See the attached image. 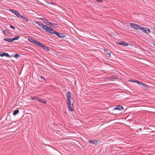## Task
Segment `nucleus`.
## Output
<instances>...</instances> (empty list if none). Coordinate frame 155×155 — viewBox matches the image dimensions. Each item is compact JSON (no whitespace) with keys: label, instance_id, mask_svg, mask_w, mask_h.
I'll use <instances>...</instances> for the list:
<instances>
[{"label":"nucleus","instance_id":"23","mask_svg":"<svg viewBox=\"0 0 155 155\" xmlns=\"http://www.w3.org/2000/svg\"><path fill=\"white\" fill-rule=\"evenodd\" d=\"M3 32L4 34L6 35L7 34H8V30H5L3 31Z\"/></svg>","mask_w":155,"mask_h":155},{"label":"nucleus","instance_id":"33","mask_svg":"<svg viewBox=\"0 0 155 155\" xmlns=\"http://www.w3.org/2000/svg\"><path fill=\"white\" fill-rule=\"evenodd\" d=\"M99 2H102V1H97Z\"/></svg>","mask_w":155,"mask_h":155},{"label":"nucleus","instance_id":"20","mask_svg":"<svg viewBox=\"0 0 155 155\" xmlns=\"http://www.w3.org/2000/svg\"><path fill=\"white\" fill-rule=\"evenodd\" d=\"M20 17H21V18L23 19L24 20H25L27 21H28V20L26 17H25L23 15H21V16Z\"/></svg>","mask_w":155,"mask_h":155},{"label":"nucleus","instance_id":"22","mask_svg":"<svg viewBox=\"0 0 155 155\" xmlns=\"http://www.w3.org/2000/svg\"><path fill=\"white\" fill-rule=\"evenodd\" d=\"M142 84H141V85H142V87H145V89H147V88H148V87L147 86H146L143 83H142Z\"/></svg>","mask_w":155,"mask_h":155},{"label":"nucleus","instance_id":"24","mask_svg":"<svg viewBox=\"0 0 155 155\" xmlns=\"http://www.w3.org/2000/svg\"><path fill=\"white\" fill-rule=\"evenodd\" d=\"M133 82H136V83H137L139 85H141V84H142V83L141 82H140L139 81H133Z\"/></svg>","mask_w":155,"mask_h":155},{"label":"nucleus","instance_id":"17","mask_svg":"<svg viewBox=\"0 0 155 155\" xmlns=\"http://www.w3.org/2000/svg\"><path fill=\"white\" fill-rule=\"evenodd\" d=\"M105 53L106 54V56L107 57H110L111 55L110 54V53L108 52L107 51H105Z\"/></svg>","mask_w":155,"mask_h":155},{"label":"nucleus","instance_id":"30","mask_svg":"<svg viewBox=\"0 0 155 155\" xmlns=\"http://www.w3.org/2000/svg\"><path fill=\"white\" fill-rule=\"evenodd\" d=\"M41 79H43L45 80H45V78H44V77H43V76H41Z\"/></svg>","mask_w":155,"mask_h":155},{"label":"nucleus","instance_id":"2","mask_svg":"<svg viewBox=\"0 0 155 155\" xmlns=\"http://www.w3.org/2000/svg\"><path fill=\"white\" fill-rule=\"evenodd\" d=\"M67 102L68 109L71 111H73L74 109L73 104L72 103L71 104V101H67Z\"/></svg>","mask_w":155,"mask_h":155},{"label":"nucleus","instance_id":"4","mask_svg":"<svg viewBox=\"0 0 155 155\" xmlns=\"http://www.w3.org/2000/svg\"><path fill=\"white\" fill-rule=\"evenodd\" d=\"M140 30L143 32L147 34H149L150 32V30L149 28L143 27H141Z\"/></svg>","mask_w":155,"mask_h":155},{"label":"nucleus","instance_id":"11","mask_svg":"<svg viewBox=\"0 0 155 155\" xmlns=\"http://www.w3.org/2000/svg\"><path fill=\"white\" fill-rule=\"evenodd\" d=\"M122 109H124V107L123 106L120 105H118L116 106V107L114 108V110H121Z\"/></svg>","mask_w":155,"mask_h":155},{"label":"nucleus","instance_id":"19","mask_svg":"<svg viewBox=\"0 0 155 155\" xmlns=\"http://www.w3.org/2000/svg\"><path fill=\"white\" fill-rule=\"evenodd\" d=\"M19 112V110H16L14 111V112L13 114L14 115H15L18 114Z\"/></svg>","mask_w":155,"mask_h":155},{"label":"nucleus","instance_id":"9","mask_svg":"<svg viewBox=\"0 0 155 155\" xmlns=\"http://www.w3.org/2000/svg\"><path fill=\"white\" fill-rule=\"evenodd\" d=\"M67 101H71V93L69 91H68L67 94Z\"/></svg>","mask_w":155,"mask_h":155},{"label":"nucleus","instance_id":"26","mask_svg":"<svg viewBox=\"0 0 155 155\" xmlns=\"http://www.w3.org/2000/svg\"><path fill=\"white\" fill-rule=\"evenodd\" d=\"M42 20L44 21L46 23H48V21L45 18H42Z\"/></svg>","mask_w":155,"mask_h":155},{"label":"nucleus","instance_id":"5","mask_svg":"<svg viewBox=\"0 0 155 155\" xmlns=\"http://www.w3.org/2000/svg\"><path fill=\"white\" fill-rule=\"evenodd\" d=\"M9 10L15 14L18 17H20L21 16V15L18 11L12 9H9Z\"/></svg>","mask_w":155,"mask_h":155},{"label":"nucleus","instance_id":"25","mask_svg":"<svg viewBox=\"0 0 155 155\" xmlns=\"http://www.w3.org/2000/svg\"><path fill=\"white\" fill-rule=\"evenodd\" d=\"M39 97L36 96H34L33 97H31V99H35L38 101L39 99Z\"/></svg>","mask_w":155,"mask_h":155},{"label":"nucleus","instance_id":"1","mask_svg":"<svg viewBox=\"0 0 155 155\" xmlns=\"http://www.w3.org/2000/svg\"><path fill=\"white\" fill-rule=\"evenodd\" d=\"M45 31L50 34H54L55 35V34L56 33V31L54 30H53L52 28H50L48 27L46 28H45Z\"/></svg>","mask_w":155,"mask_h":155},{"label":"nucleus","instance_id":"27","mask_svg":"<svg viewBox=\"0 0 155 155\" xmlns=\"http://www.w3.org/2000/svg\"><path fill=\"white\" fill-rule=\"evenodd\" d=\"M48 23H49L50 25H57V24H56L52 22H48Z\"/></svg>","mask_w":155,"mask_h":155},{"label":"nucleus","instance_id":"21","mask_svg":"<svg viewBox=\"0 0 155 155\" xmlns=\"http://www.w3.org/2000/svg\"><path fill=\"white\" fill-rule=\"evenodd\" d=\"M19 56L20 55L17 54H16L14 55V57L15 58H18Z\"/></svg>","mask_w":155,"mask_h":155},{"label":"nucleus","instance_id":"7","mask_svg":"<svg viewBox=\"0 0 155 155\" xmlns=\"http://www.w3.org/2000/svg\"><path fill=\"white\" fill-rule=\"evenodd\" d=\"M28 40L29 41L32 43L36 46L38 45V43H39L38 41L33 39L32 38H28Z\"/></svg>","mask_w":155,"mask_h":155},{"label":"nucleus","instance_id":"16","mask_svg":"<svg viewBox=\"0 0 155 155\" xmlns=\"http://www.w3.org/2000/svg\"><path fill=\"white\" fill-rule=\"evenodd\" d=\"M4 40L5 41H7L8 43L12 42V38H5L4 39Z\"/></svg>","mask_w":155,"mask_h":155},{"label":"nucleus","instance_id":"13","mask_svg":"<svg viewBox=\"0 0 155 155\" xmlns=\"http://www.w3.org/2000/svg\"><path fill=\"white\" fill-rule=\"evenodd\" d=\"M38 101L40 103H42L44 104H46L47 103V101L45 99H42L39 98V99L38 100Z\"/></svg>","mask_w":155,"mask_h":155},{"label":"nucleus","instance_id":"3","mask_svg":"<svg viewBox=\"0 0 155 155\" xmlns=\"http://www.w3.org/2000/svg\"><path fill=\"white\" fill-rule=\"evenodd\" d=\"M130 26L136 30L140 29L141 28L138 25L134 23H130Z\"/></svg>","mask_w":155,"mask_h":155},{"label":"nucleus","instance_id":"6","mask_svg":"<svg viewBox=\"0 0 155 155\" xmlns=\"http://www.w3.org/2000/svg\"><path fill=\"white\" fill-rule=\"evenodd\" d=\"M36 24H38L39 26L41 27L43 29L45 30V28H46L48 27V26L47 25H44L42 23L39 22H35Z\"/></svg>","mask_w":155,"mask_h":155},{"label":"nucleus","instance_id":"29","mask_svg":"<svg viewBox=\"0 0 155 155\" xmlns=\"http://www.w3.org/2000/svg\"><path fill=\"white\" fill-rule=\"evenodd\" d=\"M10 27L11 28H12L13 29H15V27L14 26H13L12 25H10Z\"/></svg>","mask_w":155,"mask_h":155},{"label":"nucleus","instance_id":"34","mask_svg":"<svg viewBox=\"0 0 155 155\" xmlns=\"http://www.w3.org/2000/svg\"><path fill=\"white\" fill-rule=\"evenodd\" d=\"M130 81H131V82H133V81H134V80H129Z\"/></svg>","mask_w":155,"mask_h":155},{"label":"nucleus","instance_id":"8","mask_svg":"<svg viewBox=\"0 0 155 155\" xmlns=\"http://www.w3.org/2000/svg\"><path fill=\"white\" fill-rule=\"evenodd\" d=\"M37 46L40 47L42 48L44 50L47 51H49V49L48 47L43 45L41 43H39Z\"/></svg>","mask_w":155,"mask_h":155},{"label":"nucleus","instance_id":"37","mask_svg":"<svg viewBox=\"0 0 155 155\" xmlns=\"http://www.w3.org/2000/svg\"><path fill=\"white\" fill-rule=\"evenodd\" d=\"M154 28V29H155V28Z\"/></svg>","mask_w":155,"mask_h":155},{"label":"nucleus","instance_id":"10","mask_svg":"<svg viewBox=\"0 0 155 155\" xmlns=\"http://www.w3.org/2000/svg\"><path fill=\"white\" fill-rule=\"evenodd\" d=\"M55 35L58 36L59 37L61 38H63L65 36L64 35L63 33H58L57 32H56V33L55 34Z\"/></svg>","mask_w":155,"mask_h":155},{"label":"nucleus","instance_id":"31","mask_svg":"<svg viewBox=\"0 0 155 155\" xmlns=\"http://www.w3.org/2000/svg\"><path fill=\"white\" fill-rule=\"evenodd\" d=\"M114 79H116L117 78V76H114Z\"/></svg>","mask_w":155,"mask_h":155},{"label":"nucleus","instance_id":"35","mask_svg":"<svg viewBox=\"0 0 155 155\" xmlns=\"http://www.w3.org/2000/svg\"><path fill=\"white\" fill-rule=\"evenodd\" d=\"M49 4H53V3H49Z\"/></svg>","mask_w":155,"mask_h":155},{"label":"nucleus","instance_id":"15","mask_svg":"<svg viewBox=\"0 0 155 155\" xmlns=\"http://www.w3.org/2000/svg\"><path fill=\"white\" fill-rule=\"evenodd\" d=\"M98 141L97 140H89L88 141V142L89 143L92 144H96L95 143L97 142Z\"/></svg>","mask_w":155,"mask_h":155},{"label":"nucleus","instance_id":"18","mask_svg":"<svg viewBox=\"0 0 155 155\" xmlns=\"http://www.w3.org/2000/svg\"><path fill=\"white\" fill-rule=\"evenodd\" d=\"M19 38V36H17L16 37H14V38H12V41L15 40H18Z\"/></svg>","mask_w":155,"mask_h":155},{"label":"nucleus","instance_id":"14","mask_svg":"<svg viewBox=\"0 0 155 155\" xmlns=\"http://www.w3.org/2000/svg\"><path fill=\"white\" fill-rule=\"evenodd\" d=\"M118 44L124 46H128V44L127 43L123 41H121L118 43Z\"/></svg>","mask_w":155,"mask_h":155},{"label":"nucleus","instance_id":"32","mask_svg":"<svg viewBox=\"0 0 155 155\" xmlns=\"http://www.w3.org/2000/svg\"><path fill=\"white\" fill-rule=\"evenodd\" d=\"M54 25V27H57V26H58V25Z\"/></svg>","mask_w":155,"mask_h":155},{"label":"nucleus","instance_id":"12","mask_svg":"<svg viewBox=\"0 0 155 155\" xmlns=\"http://www.w3.org/2000/svg\"><path fill=\"white\" fill-rule=\"evenodd\" d=\"M0 56L1 57H3V56H5L7 57H10V55L8 53L5 52H3L2 53H0Z\"/></svg>","mask_w":155,"mask_h":155},{"label":"nucleus","instance_id":"36","mask_svg":"<svg viewBox=\"0 0 155 155\" xmlns=\"http://www.w3.org/2000/svg\"><path fill=\"white\" fill-rule=\"evenodd\" d=\"M46 1V2L47 3L48 2V1Z\"/></svg>","mask_w":155,"mask_h":155},{"label":"nucleus","instance_id":"28","mask_svg":"<svg viewBox=\"0 0 155 155\" xmlns=\"http://www.w3.org/2000/svg\"><path fill=\"white\" fill-rule=\"evenodd\" d=\"M114 76H112L109 78V79H108L113 80L114 79Z\"/></svg>","mask_w":155,"mask_h":155}]
</instances>
